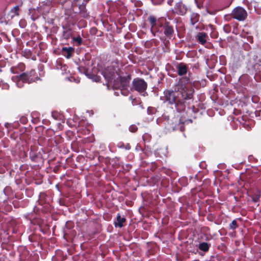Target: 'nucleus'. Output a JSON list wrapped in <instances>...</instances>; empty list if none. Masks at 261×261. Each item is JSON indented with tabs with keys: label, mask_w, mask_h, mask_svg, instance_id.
Returning a JSON list of instances; mask_svg holds the SVG:
<instances>
[{
	"label": "nucleus",
	"mask_w": 261,
	"mask_h": 261,
	"mask_svg": "<svg viewBox=\"0 0 261 261\" xmlns=\"http://www.w3.org/2000/svg\"><path fill=\"white\" fill-rule=\"evenodd\" d=\"M191 83L189 77H182L177 84V90H165L164 96L161 99L172 109L178 112L185 111L190 101L193 99L194 89L191 86H186V84Z\"/></svg>",
	"instance_id": "obj_1"
},
{
	"label": "nucleus",
	"mask_w": 261,
	"mask_h": 261,
	"mask_svg": "<svg viewBox=\"0 0 261 261\" xmlns=\"http://www.w3.org/2000/svg\"><path fill=\"white\" fill-rule=\"evenodd\" d=\"M120 72L118 66L110 65L101 70L99 72L103 75L108 83L113 84Z\"/></svg>",
	"instance_id": "obj_2"
},
{
	"label": "nucleus",
	"mask_w": 261,
	"mask_h": 261,
	"mask_svg": "<svg viewBox=\"0 0 261 261\" xmlns=\"http://www.w3.org/2000/svg\"><path fill=\"white\" fill-rule=\"evenodd\" d=\"M130 80V75H128L126 76H121L119 74L116 81L114 82L113 86L115 88L120 89L122 91H123L122 92L123 95H126L128 92L127 88L129 86Z\"/></svg>",
	"instance_id": "obj_3"
},
{
	"label": "nucleus",
	"mask_w": 261,
	"mask_h": 261,
	"mask_svg": "<svg viewBox=\"0 0 261 261\" xmlns=\"http://www.w3.org/2000/svg\"><path fill=\"white\" fill-rule=\"evenodd\" d=\"M17 77L19 80L28 84L35 82L39 79L36 75L35 70L34 69H32L29 72H23L17 75Z\"/></svg>",
	"instance_id": "obj_4"
},
{
	"label": "nucleus",
	"mask_w": 261,
	"mask_h": 261,
	"mask_svg": "<svg viewBox=\"0 0 261 261\" xmlns=\"http://www.w3.org/2000/svg\"><path fill=\"white\" fill-rule=\"evenodd\" d=\"M147 88V83L142 79L137 77L132 82V89L140 93L144 92Z\"/></svg>",
	"instance_id": "obj_5"
},
{
	"label": "nucleus",
	"mask_w": 261,
	"mask_h": 261,
	"mask_svg": "<svg viewBox=\"0 0 261 261\" xmlns=\"http://www.w3.org/2000/svg\"><path fill=\"white\" fill-rule=\"evenodd\" d=\"M31 160L37 164V165H42L44 160L40 152H38L35 147L31 146L29 153Z\"/></svg>",
	"instance_id": "obj_6"
},
{
	"label": "nucleus",
	"mask_w": 261,
	"mask_h": 261,
	"mask_svg": "<svg viewBox=\"0 0 261 261\" xmlns=\"http://www.w3.org/2000/svg\"><path fill=\"white\" fill-rule=\"evenodd\" d=\"M175 67L177 73L179 76L186 75L188 71L189 67L188 65L183 62L178 63Z\"/></svg>",
	"instance_id": "obj_7"
},
{
	"label": "nucleus",
	"mask_w": 261,
	"mask_h": 261,
	"mask_svg": "<svg viewBox=\"0 0 261 261\" xmlns=\"http://www.w3.org/2000/svg\"><path fill=\"white\" fill-rule=\"evenodd\" d=\"M196 40L200 44L203 45L208 39V36L207 33L205 32H198L195 36Z\"/></svg>",
	"instance_id": "obj_8"
},
{
	"label": "nucleus",
	"mask_w": 261,
	"mask_h": 261,
	"mask_svg": "<svg viewBox=\"0 0 261 261\" xmlns=\"http://www.w3.org/2000/svg\"><path fill=\"white\" fill-rule=\"evenodd\" d=\"M61 51L63 56L67 59H70L74 53V48L72 47H63Z\"/></svg>",
	"instance_id": "obj_9"
},
{
	"label": "nucleus",
	"mask_w": 261,
	"mask_h": 261,
	"mask_svg": "<svg viewBox=\"0 0 261 261\" xmlns=\"http://www.w3.org/2000/svg\"><path fill=\"white\" fill-rule=\"evenodd\" d=\"M232 15L233 16H246L247 14L243 8L238 7L232 11Z\"/></svg>",
	"instance_id": "obj_10"
},
{
	"label": "nucleus",
	"mask_w": 261,
	"mask_h": 261,
	"mask_svg": "<svg viewBox=\"0 0 261 261\" xmlns=\"http://www.w3.org/2000/svg\"><path fill=\"white\" fill-rule=\"evenodd\" d=\"M126 222V219L124 217H121L120 214H118L116 218V221L114 222V225L116 227H122L123 223Z\"/></svg>",
	"instance_id": "obj_11"
},
{
	"label": "nucleus",
	"mask_w": 261,
	"mask_h": 261,
	"mask_svg": "<svg viewBox=\"0 0 261 261\" xmlns=\"http://www.w3.org/2000/svg\"><path fill=\"white\" fill-rule=\"evenodd\" d=\"M186 9L184 5L179 3L176 5L175 9V13L177 15H184L185 14Z\"/></svg>",
	"instance_id": "obj_12"
},
{
	"label": "nucleus",
	"mask_w": 261,
	"mask_h": 261,
	"mask_svg": "<svg viewBox=\"0 0 261 261\" xmlns=\"http://www.w3.org/2000/svg\"><path fill=\"white\" fill-rule=\"evenodd\" d=\"M162 18L163 17H161V18ZM148 20L150 23L152 28L155 27L156 25L162 27L163 25L162 23L161 22L162 20L161 19V18L156 20V17H149Z\"/></svg>",
	"instance_id": "obj_13"
},
{
	"label": "nucleus",
	"mask_w": 261,
	"mask_h": 261,
	"mask_svg": "<svg viewBox=\"0 0 261 261\" xmlns=\"http://www.w3.org/2000/svg\"><path fill=\"white\" fill-rule=\"evenodd\" d=\"M63 38L66 40L73 38V32L70 29H66L63 32Z\"/></svg>",
	"instance_id": "obj_14"
},
{
	"label": "nucleus",
	"mask_w": 261,
	"mask_h": 261,
	"mask_svg": "<svg viewBox=\"0 0 261 261\" xmlns=\"http://www.w3.org/2000/svg\"><path fill=\"white\" fill-rule=\"evenodd\" d=\"M169 23L168 22H166L164 26V34L166 36L172 35L174 32L173 27L171 25H169Z\"/></svg>",
	"instance_id": "obj_15"
},
{
	"label": "nucleus",
	"mask_w": 261,
	"mask_h": 261,
	"mask_svg": "<svg viewBox=\"0 0 261 261\" xmlns=\"http://www.w3.org/2000/svg\"><path fill=\"white\" fill-rule=\"evenodd\" d=\"M211 247V244L206 242H201L198 245V248L204 252H207Z\"/></svg>",
	"instance_id": "obj_16"
},
{
	"label": "nucleus",
	"mask_w": 261,
	"mask_h": 261,
	"mask_svg": "<svg viewBox=\"0 0 261 261\" xmlns=\"http://www.w3.org/2000/svg\"><path fill=\"white\" fill-rule=\"evenodd\" d=\"M46 197L47 195L44 192H41L40 193L39 197L38 200V202L39 204L40 205H43L46 202Z\"/></svg>",
	"instance_id": "obj_17"
},
{
	"label": "nucleus",
	"mask_w": 261,
	"mask_h": 261,
	"mask_svg": "<svg viewBox=\"0 0 261 261\" xmlns=\"http://www.w3.org/2000/svg\"><path fill=\"white\" fill-rule=\"evenodd\" d=\"M260 196V192L258 190H257L251 196L252 201H253L254 202H257L259 201Z\"/></svg>",
	"instance_id": "obj_18"
},
{
	"label": "nucleus",
	"mask_w": 261,
	"mask_h": 261,
	"mask_svg": "<svg viewBox=\"0 0 261 261\" xmlns=\"http://www.w3.org/2000/svg\"><path fill=\"white\" fill-rule=\"evenodd\" d=\"M118 147L120 148H125L126 150H129L131 148V146L129 144L127 143L125 144L123 142L119 143Z\"/></svg>",
	"instance_id": "obj_19"
},
{
	"label": "nucleus",
	"mask_w": 261,
	"mask_h": 261,
	"mask_svg": "<svg viewBox=\"0 0 261 261\" xmlns=\"http://www.w3.org/2000/svg\"><path fill=\"white\" fill-rule=\"evenodd\" d=\"M239 226L236 220H233L229 225V228L230 229L234 230Z\"/></svg>",
	"instance_id": "obj_20"
},
{
	"label": "nucleus",
	"mask_w": 261,
	"mask_h": 261,
	"mask_svg": "<svg viewBox=\"0 0 261 261\" xmlns=\"http://www.w3.org/2000/svg\"><path fill=\"white\" fill-rule=\"evenodd\" d=\"M79 69L81 72L84 73L87 76H89V74L90 73V72L87 68L81 66L79 67Z\"/></svg>",
	"instance_id": "obj_21"
},
{
	"label": "nucleus",
	"mask_w": 261,
	"mask_h": 261,
	"mask_svg": "<svg viewBox=\"0 0 261 261\" xmlns=\"http://www.w3.org/2000/svg\"><path fill=\"white\" fill-rule=\"evenodd\" d=\"M89 78L92 79L93 81L96 82H99L100 81V76L97 75H94L90 73L89 74V76H88Z\"/></svg>",
	"instance_id": "obj_22"
},
{
	"label": "nucleus",
	"mask_w": 261,
	"mask_h": 261,
	"mask_svg": "<svg viewBox=\"0 0 261 261\" xmlns=\"http://www.w3.org/2000/svg\"><path fill=\"white\" fill-rule=\"evenodd\" d=\"M19 8L18 7H15L13 9H12L11 11V16H15L16 15H18L19 14L18 13Z\"/></svg>",
	"instance_id": "obj_23"
},
{
	"label": "nucleus",
	"mask_w": 261,
	"mask_h": 261,
	"mask_svg": "<svg viewBox=\"0 0 261 261\" xmlns=\"http://www.w3.org/2000/svg\"><path fill=\"white\" fill-rule=\"evenodd\" d=\"M72 40L73 42H76L78 45H80L82 43V39L80 36L75 38L73 37Z\"/></svg>",
	"instance_id": "obj_24"
},
{
	"label": "nucleus",
	"mask_w": 261,
	"mask_h": 261,
	"mask_svg": "<svg viewBox=\"0 0 261 261\" xmlns=\"http://www.w3.org/2000/svg\"><path fill=\"white\" fill-rule=\"evenodd\" d=\"M156 110L154 108L149 107L147 108V113L149 115H152L155 113Z\"/></svg>",
	"instance_id": "obj_25"
},
{
	"label": "nucleus",
	"mask_w": 261,
	"mask_h": 261,
	"mask_svg": "<svg viewBox=\"0 0 261 261\" xmlns=\"http://www.w3.org/2000/svg\"><path fill=\"white\" fill-rule=\"evenodd\" d=\"M73 226H74V224L71 221H68V222H66V225H65L66 228L67 229H71L73 227Z\"/></svg>",
	"instance_id": "obj_26"
},
{
	"label": "nucleus",
	"mask_w": 261,
	"mask_h": 261,
	"mask_svg": "<svg viewBox=\"0 0 261 261\" xmlns=\"http://www.w3.org/2000/svg\"><path fill=\"white\" fill-rule=\"evenodd\" d=\"M151 179L154 184L158 183L160 180V177L158 175H155L152 177Z\"/></svg>",
	"instance_id": "obj_27"
},
{
	"label": "nucleus",
	"mask_w": 261,
	"mask_h": 261,
	"mask_svg": "<svg viewBox=\"0 0 261 261\" xmlns=\"http://www.w3.org/2000/svg\"><path fill=\"white\" fill-rule=\"evenodd\" d=\"M12 78L13 79L15 78L17 80V85L18 87L21 88L23 86L22 83L23 82L22 81L19 80V79L17 77V76H15V77H13Z\"/></svg>",
	"instance_id": "obj_28"
},
{
	"label": "nucleus",
	"mask_w": 261,
	"mask_h": 261,
	"mask_svg": "<svg viewBox=\"0 0 261 261\" xmlns=\"http://www.w3.org/2000/svg\"><path fill=\"white\" fill-rule=\"evenodd\" d=\"M223 30L226 33H229L231 31V28L229 24H226L223 27Z\"/></svg>",
	"instance_id": "obj_29"
},
{
	"label": "nucleus",
	"mask_w": 261,
	"mask_h": 261,
	"mask_svg": "<svg viewBox=\"0 0 261 261\" xmlns=\"http://www.w3.org/2000/svg\"><path fill=\"white\" fill-rule=\"evenodd\" d=\"M190 21L192 25H194L198 21V17H191Z\"/></svg>",
	"instance_id": "obj_30"
},
{
	"label": "nucleus",
	"mask_w": 261,
	"mask_h": 261,
	"mask_svg": "<svg viewBox=\"0 0 261 261\" xmlns=\"http://www.w3.org/2000/svg\"><path fill=\"white\" fill-rule=\"evenodd\" d=\"M17 67L21 70L23 71L25 69V65L22 63H20L18 64Z\"/></svg>",
	"instance_id": "obj_31"
},
{
	"label": "nucleus",
	"mask_w": 261,
	"mask_h": 261,
	"mask_svg": "<svg viewBox=\"0 0 261 261\" xmlns=\"http://www.w3.org/2000/svg\"><path fill=\"white\" fill-rule=\"evenodd\" d=\"M20 122L22 124H26L28 122L27 117L22 116L20 118Z\"/></svg>",
	"instance_id": "obj_32"
},
{
	"label": "nucleus",
	"mask_w": 261,
	"mask_h": 261,
	"mask_svg": "<svg viewBox=\"0 0 261 261\" xmlns=\"http://www.w3.org/2000/svg\"><path fill=\"white\" fill-rule=\"evenodd\" d=\"M129 129L131 132L135 133L137 130L138 128L135 125H131L129 127Z\"/></svg>",
	"instance_id": "obj_33"
},
{
	"label": "nucleus",
	"mask_w": 261,
	"mask_h": 261,
	"mask_svg": "<svg viewBox=\"0 0 261 261\" xmlns=\"http://www.w3.org/2000/svg\"><path fill=\"white\" fill-rule=\"evenodd\" d=\"M51 116L56 120H58L59 117V114L57 112H53L51 113Z\"/></svg>",
	"instance_id": "obj_34"
},
{
	"label": "nucleus",
	"mask_w": 261,
	"mask_h": 261,
	"mask_svg": "<svg viewBox=\"0 0 261 261\" xmlns=\"http://www.w3.org/2000/svg\"><path fill=\"white\" fill-rule=\"evenodd\" d=\"M20 24L22 27H24L25 26V21L24 19H21L19 22Z\"/></svg>",
	"instance_id": "obj_35"
},
{
	"label": "nucleus",
	"mask_w": 261,
	"mask_h": 261,
	"mask_svg": "<svg viewBox=\"0 0 261 261\" xmlns=\"http://www.w3.org/2000/svg\"><path fill=\"white\" fill-rule=\"evenodd\" d=\"M136 149L138 151H139V150H141L142 151L143 150V148L142 147H141V146L139 144H138L137 146H136Z\"/></svg>",
	"instance_id": "obj_36"
},
{
	"label": "nucleus",
	"mask_w": 261,
	"mask_h": 261,
	"mask_svg": "<svg viewBox=\"0 0 261 261\" xmlns=\"http://www.w3.org/2000/svg\"><path fill=\"white\" fill-rule=\"evenodd\" d=\"M247 40L251 43H252L253 42V38L252 36L248 37Z\"/></svg>",
	"instance_id": "obj_37"
},
{
	"label": "nucleus",
	"mask_w": 261,
	"mask_h": 261,
	"mask_svg": "<svg viewBox=\"0 0 261 261\" xmlns=\"http://www.w3.org/2000/svg\"><path fill=\"white\" fill-rule=\"evenodd\" d=\"M239 21H244L246 17H234Z\"/></svg>",
	"instance_id": "obj_38"
},
{
	"label": "nucleus",
	"mask_w": 261,
	"mask_h": 261,
	"mask_svg": "<svg viewBox=\"0 0 261 261\" xmlns=\"http://www.w3.org/2000/svg\"><path fill=\"white\" fill-rule=\"evenodd\" d=\"M79 1L80 0H74L73 5L74 6L80 5V3L78 4Z\"/></svg>",
	"instance_id": "obj_39"
},
{
	"label": "nucleus",
	"mask_w": 261,
	"mask_h": 261,
	"mask_svg": "<svg viewBox=\"0 0 261 261\" xmlns=\"http://www.w3.org/2000/svg\"><path fill=\"white\" fill-rule=\"evenodd\" d=\"M184 129H185V127H184L183 124H181L180 126V130L181 131H184Z\"/></svg>",
	"instance_id": "obj_40"
},
{
	"label": "nucleus",
	"mask_w": 261,
	"mask_h": 261,
	"mask_svg": "<svg viewBox=\"0 0 261 261\" xmlns=\"http://www.w3.org/2000/svg\"><path fill=\"white\" fill-rule=\"evenodd\" d=\"M5 126L6 128H9V126H10V124H9V123H6L5 124Z\"/></svg>",
	"instance_id": "obj_41"
},
{
	"label": "nucleus",
	"mask_w": 261,
	"mask_h": 261,
	"mask_svg": "<svg viewBox=\"0 0 261 261\" xmlns=\"http://www.w3.org/2000/svg\"><path fill=\"white\" fill-rule=\"evenodd\" d=\"M4 135V133L3 131H0V138H2Z\"/></svg>",
	"instance_id": "obj_42"
},
{
	"label": "nucleus",
	"mask_w": 261,
	"mask_h": 261,
	"mask_svg": "<svg viewBox=\"0 0 261 261\" xmlns=\"http://www.w3.org/2000/svg\"><path fill=\"white\" fill-rule=\"evenodd\" d=\"M59 1H60V3L62 4L64 2H65L66 1V0H59Z\"/></svg>",
	"instance_id": "obj_43"
},
{
	"label": "nucleus",
	"mask_w": 261,
	"mask_h": 261,
	"mask_svg": "<svg viewBox=\"0 0 261 261\" xmlns=\"http://www.w3.org/2000/svg\"><path fill=\"white\" fill-rule=\"evenodd\" d=\"M103 18L104 17H101V20L102 21V23H103L105 20V19H103Z\"/></svg>",
	"instance_id": "obj_44"
},
{
	"label": "nucleus",
	"mask_w": 261,
	"mask_h": 261,
	"mask_svg": "<svg viewBox=\"0 0 261 261\" xmlns=\"http://www.w3.org/2000/svg\"><path fill=\"white\" fill-rule=\"evenodd\" d=\"M11 69L12 72L13 73H15V72L13 70V68H11Z\"/></svg>",
	"instance_id": "obj_45"
},
{
	"label": "nucleus",
	"mask_w": 261,
	"mask_h": 261,
	"mask_svg": "<svg viewBox=\"0 0 261 261\" xmlns=\"http://www.w3.org/2000/svg\"><path fill=\"white\" fill-rule=\"evenodd\" d=\"M38 17H32V19H33V20H35Z\"/></svg>",
	"instance_id": "obj_46"
},
{
	"label": "nucleus",
	"mask_w": 261,
	"mask_h": 261,
	"mask_svg": "<svg viewBox=\"0 0 261 261\" xmlns=\"http://www.w3.org/2000/svg\"><path fill=\"white\" fill-rule=\"evenodd\" d=\"M237 26H238V24L237 23H234V27H237Z\"/></svg>",
	"instance_id": "obj_47"
},
{
	"label": "nucleus",
	"mask_w": 261,
	"mask_h": 261,
	"mask_svg": "<svg viewBox=\"0 0 261 261\" xmlns=\"http://www.w3.org/2000/svg\"><path fill=\"white\" fill-rule=\"evenodd\" d=\"M114 18V17H110V19H112L111 21H113V18Z\"/></svg>",
	"instance_id": "obj_48"
},
{
	"label": "nucleus",
	"mask_w": 261,
	"mask_h": 261,
	"mask_svg": "<svg viewBox=\"0 0 261 261\" xmlns=\"http://www.w3.org/2000/svg\"><path fill=\"white\" fill-rule=\"evenodd\" d=\"M28 53H29V55H31V52L30 50H29V51H28Z\"/></svg>",
	"instance_id": "obj_49"
},
{
	"label": "nucleus",
	"mask_w": 261,
	"mask_h": 261,
	"mask_svg": "<svg viewBox=\"0 0 261 261\" xmlns=\"http://www.w3.org/2000/svg\"><path fill=\"white\" fill-rule=\"evenodd\" d=\"M47 122V120H46V121H45V123H45V124H46Z\"/></svg>",
	"instance_id": "obj_50"
},
{
	"label": "nucleus",
	"mask_w": 261,
	"mask_h": 261,
	"mask_svg": "<svg viewBox=\"0 0 261 261\" xmlns=\"http://www.w3.org/2000/svg\"><path fill=\"white\" fill-rule=\"evenodd\" d=\"M47 122V120H46V121H45V123H45V124H46Z\"/></svg>",
	"instance_id": "obj_51"
},
{
	"label": "nucleus",
	"mask_w": 261,
	"mask_h": 261,
	"mask_svg": "<svg viewBox=\"0 0 261 261\" xmlns=\"http://www.w3.org/2000/svg\"><path fill=\"white\" fill-rule=\"evenodd\" d=\"M47 122V120H46V121H45V123H45V124H46Z\"/></svg>",
	"instance_id": "obj_52"
},
{
	"label": "nucleus",
	"mask_w": 261,
	"mask_h": 261,
	"mask_svg": "<svg viewBox=\"0 0 261 261\" xmlns=\"http://www.w3.org/2000/svg\"><path fill=\"white\" fill-rule=\"evenodd\" d=\"M226 20H227V21H229V18H228V19H226Z\"/></svg>",
	"instance_id": "obj_53"
},
{
	"label": "nucleus",
	"mask_w": 261,
	"mask_h": 261,
	"mask_svg": "<svg viewBox=\"0 0 261 261\" xmlns=\"http://www.w3.org/2000/svg\"><path fill=\"white\" fill-rule=\"evenodd\" d=\"M191 74V72H189V75L190 76V75Z\"/></svg>",
	"instance_id": "obj_54"
}]
</instances>
